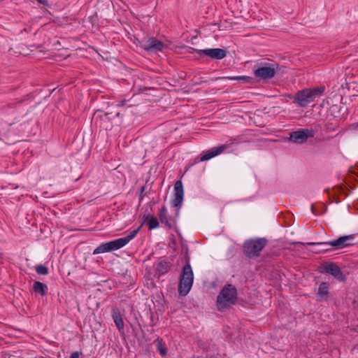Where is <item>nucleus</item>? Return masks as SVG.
<instances>
[{
  "mask_svg": "<svg viewBox=\"0 0 358 358\" xmlns=\"http://www.w3.org/2000/svg\"><path fill=\"white\" fill-rule=\"evenodd\" d=\"M145 222L149 226L150 229L157 228L159 225L157 218L152 215H146L145 217Z\"/></svg>",
  "mask_w": 358,
  "mask_h": 358,
  "instance_id": "nucleus-17",
  "label": "nucleus"
},
{
  "mask_svg": "<svg viewBox=\"0 0 358 358\" xmlns=\"http://www.w3.org/2000/svg\"><path fill=\"white\" fill-rule=\"evenodd\" d=\"M357 127H358V122H357Z\"/></svg>",
  "mask_w": 358,
  "mask_h": 358,
  "instance_id": "nucleus-26",
  "label": "nucleus"
},
{
  "mask_svg": "<svg viewBox=\"0 0 358 358\" xmlns=\"http://www.w3.org/2000/svg\"><path fill=\"white\" fill-rule=\"evenodd\" d=\"M174 192L175 193L173 205L176 207L182 203L184 196L183 186L180 180H178L175 183Z\"/></svg>",
  "mask_w": 358,
  "mask_h": 358,
  "instance_id": "nucleus-11",
  "label": "nucleus"
},
{
  "mask_svg": "<svg viewBox=\"0 0 358 358\" xmlns=\"http://www.w3.org/2000/svg\"><path fill=\"white\" fill-rule=\"evenodd\" d=\"M170 266L169 263L165 262H162L157 264L156 270L159 275L164 274L169 269Z\"/></svg>",
  "mask_w": 358,
  "mask_h": 358,
  "instance_id": "nucleus-18",
  "label": "nucleus"
},
{
  "mask_svg": "<svg viewBox=\"0 0 358 358\" xmlns=\"http://www.w3.org/2000/svg\"><path fill=\"white\" fill-rule=\"evenodd\" d=\"M113 320H114L117 329L120 331L123 330L124 322H123L122 317L121 314L120 313V312L115 311V310L113 311Z\"/></svg>",
  "mask_w": 358,
  "mask_h": 358,
  "instance_id": "nucleus-15",
  "label": "nucleus"
},
{
  "mask_svg": "<svg viewBox=\"0 0 358 358\" xmlns=\"http://www.w3.org/2000/svg\"><path fill=\"white\" fill-rule=\"evenodd\" d=\"M325 89L324 85H320L299 90L294 95V102L301 107H307L320 98L324 94Z\"/></svg>",
  "mask_w": 358,
  "mask_h": 358,
  "instance_id": "nucleus-1",
  "label": "nucleus"
},
{
  "mask_svg": "<svg viewBox=\"0 0 358 358\" xmlns=\"http://www.w3.org/2000/svg\"><path fill=\"white\" fill-rule=\"evenodd\" d=\"M157 348L162 356L166 355V349L161 341H157Z\"/></svg>",
  "mask_w": 358,
  "mask_h": 358,
  "instance_id": "nucleus-21",
  "label": "nucleus"
},
{
  "mask_svg": "<svg viewBox=\"0 0 358 358\" xmlns=\"http://www.w3.org/2000/svg\"><path fill=\"white\" fill-rule=\"evenodd\" d=\"M353 239L354 236L352 235L345 236L340 237L337 240L329 242L321 243L320 244L329 245L337 249H341L345 247L351 245L352 244V241H353Z\"/></svg>",
  "mask_w": 358,
  "mask_h": 358,
  "instance_id": "nucleus-9",
  "label": "nucleus"
},
{
  "mask_svg": "<svg viewBox=\"0 0 358 358\" xmlns=\"http://www.w3.org/2000/svg\"><path fill=\"white\" fill-rule=\"evenodd\" d=\"M36 272L40 275L48 274V268L43 265H37L35 267Z\"/></svg>",
  "mask_w": 358,
  "mask_h": 358,
  "instance_id": "nucleus-20",
  "label": "nucleus"
},
{
  "mask_svg": "<svg viewBox=\"0 0 358 358\" xmlns=\"http://www.w3.org/2000/svg\"><path fill=\"white\" fill-rule=\"evenodd\" d=\"M226 145H222L218 148H214L210 150H208L205 155H203L201 159V162L207 161L224 152L227 149Z\"/></svg>",
  "mask_w": 358,
  "mask_h": 358,
  "instance_id": "nucleus-13",
  "label": "nucleus"
},
{
  "mask_svg": "<svg viewBox=\"0 0 358 358\" xmlns=\"http://www.w3.org/2000/svg\"><path fill=\"white\" fill-rule=\"evenodd\" d=\"M196 52L199 55H204L215 59H222L227 55L226 51L221 48L203 49Z\"/></svg>",
  "mask_w": 358,
  "mask_h": 358,
  "instance_id": "nucleus-10",
  "label": "nucleus"
},
{
  "mask_svg": "<svg viewBox=\"0 0 358 358\" xmlns=\"http://www.w3.org/2000/svg\"><path fill=\"white\" fill-rule=\"evenodd\" d=\"M194 280V274L189 264L185 265L180 275V282L178 285L179 294L182 296H186L190 291Z\"/></svg>",
  "mask_w": 358,
  "mask_h": 358,
  "instance_id": "nucleus-4",
  "label": "nucleus"
},
{
  "mask_svg": "<svg viewBox=\"0 0 358 358\" xmlns=\"http://www.w3.org/2000/svg\"><path fill=\"white\" fill-rule=\"evenodd\" d=\"M266 243V240L263 238L248 240L244 243L243 252L250 258L258 257Z\"/></svg>",
  "mask_w": 358,
  "mask_h": 358,
  "instance_id": "nucleus-6",
  "label": "nucleus"
},
{
  "mask_svg": "<svg viewBox=\"0 0 358 358\" xmlns=\"http://www.w3.org/2000/svg\"><path fill=\"white\" fill-rule=\"evenodd\" d=\"M313 136L312 131L307 129H302L291 132L289 134V140L294 143L301 144L305 143L308 137Z\"/></svg>",
  "mask_w": 358,
  "mask_h": 358,
  "instance_id": "nucleus-8",
  "label": "nucleus"
},
{
  "mask_svg": "<svg viewBox=\"0 0 358 358\" xmlns=\"http://www.w3.org/2000/svg\"><path fill=\"white\" fill-rule=\"evenodd\" d=\"M237 298L236 289L231 285L224 286L217 299V308L222 310L235 304Z\"/></svg>",
  "mask_w": 358,
  "mask_h": 358,
  "instance_id": "nucleus-3",
  "label": "nucleus"
},
{
  "mask_svg": "<svg viewBox=\"0 0 358 358\" xmlns=\"http://www.w3.org/2000/svg\"><path fill=\"white\" fill-rule=\"evenodd\" d=\"M224 78L229 79V80H238V81H241L243 83H252V78L249 76H234V77L229 76V77H225Z\"/></svg>",
  "mask_w": 358,
  "mask_h": 358,
  "instance_id": "nucleus-19",
  "label": "nucleus"
},
{
  "mask_svg": "<svg viewBox=\"0 0 358 358\" xmlns=\"http://www.w3.org/2000/svg\"><path fill=\"white\" fill-rule=\"evenodd\" d=\"M141 45L145 50L155 53L163 51L165 47L162 42L153 37L142 40Z\"/></svg>",
  "mask_w": 358,
  "mask_h": 358,
  "instance_id": "nucleus-7",
  "label": "nucleus"
},
{
  "mask_svg": "<svg viewBox=\"0 0 358 358\" xmlns=\"http://www.w3.org/2000/svg\"><path fill=\"white\" fill-rule=\"evenodd\" d=\"M33 289L35 293L45 296L48 292V287L39 281H35L33 284Z\"/></svg>",
  "mask_w": 358,
  "mask_h": 358,
  "instance_id": "nucleus-14",
  "label": "nucleus"
},
{
  "mask_svg": "<svg viewBox=\"0 0 358 358\" xmlns=\"http://www.w3.org/2000/svg\"><path fill=\"white\" fill-rule=\"evenodd\" d=\"M40 3L44 6H48V2L46 0H37Z\"/></svg>",
  "mask_w": 358,
  "mask_h": 358,
  "instance_id": "nucleus-24",
  "label": "nucleus"
},
{
  "mask_svg": "<svg viewBox=\"0 0 358 358\" xmlns=\"http://www.w3.org/2000/svg\"><path fill=\"white\" fill-rule=\"evenodd\" d=\"M159 216H160L162 222H163L164 219V216H165V210L164 208H162L161 210L160 213H159Z\"/></svg>",
  "mask_w": 358,
  "mask_h": 358,
  "instance_id": "nucleus-22",
  "label": "nucleus"
},
{
  "mask_svg": "<svg viewBox=\"0 0 358 358\" xmlns=\"http://www.w3.org/2000/svg\"><path fill=\"white\" fill-rule=\"evenodd\" d=\"M138 230L139 228L130 232V234L126 237L118 238L113 241L100 245L94 250L93 254L98 255L110 252L124 247L136 235Z\"/></svg>",
  "mask_w": 358,
  "mask_h": 358,
  "instance_id": "nucleus-2",
  "label": "nucleus"
},
{
  "mask_svg": "<svg viewBox=\"0 0 358 358\" xmlns=\"http://www.w3.org/2000/svg\"><path fill=\"white\" fill-rule=\"evenodd\" d=\"M308 245H315L316 243H308Z\"/></svg>",
  "mask_w": 358,
  "mask_h": 358,
  "instance_id": "nucleus-25",
  "label": "nucleus"
},
{
  "mask_svg": "<svg viewBox=\"0 0 358 358\" xmlns=\"http://www.w3.org/2000/svg\"><path fill=\"white\" fill-rule=\"evenodd\" d=\"M79 357H80V353L78 352H74L73 353L71 354L70 358H79Z\"/></svg>",
  "mask_w": 358,
  "mask_h": 358,
  "instance_id": "nucleus-23",
  "label": "nucleus"
},
{
  "mask_svg": "<svg viewBox=\"0 0 358 358\" xmlns=\"http://www.w3.org/2000/svg\"><path fill=\"white\" fill-rule=\"evenodd\" d=\"M329 294V286L326 282H322L320 285L318 289V295L320 299H326Z\"/></svg>",
  "mask_w": 358,
  "mask_h": 358,
  "instance_id": "nucleus-16",
  "label": "nucleus"
},
{
  "mask_svg": "<svg viewBox=\"0 0 358 358\" xmlns=\"http://www.w3.org/2000/svg\"><path fill=\"white\" fill-rule=\"evenodd\" d=\"M324 271L326 273H330L334 277L339 280H344L345 277L341 271L339 267L333 263H328L324 265Z\"/></svg>",
  "mask_w": 358,
  "mask_h": 358,
  "instance_id": "nucleus-12",
  "label": "nucleus"
},
{
  "mask_svg": "<svg viewBox=\"0 0 358 358\" xmlns=\"http://www.w3.org/2000/svg\"><path fill=\"white\" fill-rule=\"evenodd\" d=\"M280 70V67L276 63L260 64L256 67L254 74L260 80H268L273 78Z\"/></svg>",
  "mask_w": 358,
  "mask_h": 358,
  "instance_id": "nucleus-5",
  "label": "nucleus"
}]
</instances>
